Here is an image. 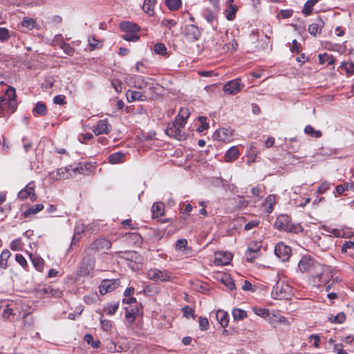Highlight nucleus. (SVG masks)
Instances as JSON below:
<instances>
[{"mask_svg":"<svg viewBox=\"0 0 354 354\" xmlns=\"http://www.w3.org/2000/svg\"><path fill=\"white\" fill-rule=\"evenodd\" d=\"M319 1V0H308L302 9V12L306 16H308L313 11V6Z\"/></svg>","mask_w":354,"mask_h":354,"instance_id":"nucleus-32","label":"nucleus"},{"mask_svg":"<svg viewBox=\"0 0 354 354\" xmlns=\"http://www.w3.org/2000/svg\"><path fill=\"white\" fill-rule=\"evenodd\" d=\"M111 242L106 239H97L92 241L90 245L84 249V254H92L96 252L105 253L106 250L111 248Z\"/></svg>","mask_w":354,"mask_h":354,"instance_id":"nucleus-5","label":"nucleus"},{"mask_svg":"<svg viewBox=\"0 0 354 354\" xmlns=\"http://www.w3.org/2000/svg\"><path fill=\"white\" fill-rule=\"evenodd\" d=\"M138 308H125V318L129 324H133L138 315Z\"/></svg>","mask_w":354,"mask_h":354,"instance_id":"nucleus-27","label":"nucleus"},{"mask_svg":"<svg viewBox=\"0 0 354 354\" xmlns=\"http://www.w3.org/2000/svg\"><path fill=\"white\" fill-rule=\"evenodd\" d=\"M44 209V205L41 203L36 204L30 207L24 212V217L27 218L30 215L36 214Z\"/></svg>","mask_w":354,"mask_h":354,"instance_id":"nucleus-31","label":"nucleus"},{"mask_svg":"<svg viewBox=\"0 0 354 354\" xmlns=\"http://www.w3.org/2000/svg\"><path fill=\"white\" fill-rule=\"evenodd\" d=\"M11 305L7 306L3 312L2 316L5 319H10L11 320H17L21 317V313L19 308L10 307Z\"/></svg>","mask_w":354,"mask_h":354,"instance_id":"nucleus-18","label":"nucleus"},{"mask_svg":"<svg viewBox=\"0 0 354 354\" xmlns=\"http://www.w3.org/2000/svg\"><path fill=\"white\" fill-rule=\"evenodd\" d=\"M3 95L5 97L10 113H13L17 108V102L16 101L17 94L15 88L12 86H9L5 91Z\"/></svg>","mask_w":354,"mask_h":354,"instance_id":"nucleus-10","label":"nucleus"},{"mask_svg":"<svg viewBox=\"0 0 354 354\" xmlns=\"http://www.w3.org/2000/svg\"><path fill=\"white\" fill-rule=\"evenodd\" d=\"M206 118L204 116L198 117V120L201 122L200 126H198L196 129V131L198 133H202L209 127V124L206 122Z\"/></svg>","mask_w":354,"mask_h":354,"instance_id":"nucleus-49","label":"nucleus"},{"mask_svg":"<svg viewBox=\"0 0 354 354\" xmlns=\"http://www.w3.org/2000/svg\"><path fill=\"white\" fill-rule=\"evenodd\" d=\"M232 131L230 129L225 128L216 130L213 136L214 139L223 141L224 142H230L232 140Z\"/></svg>","mask_w":354,"mask_h":354,"instance_id":"nucleus-19","label":"nucleus"},{"mask_svg":"<svg viewBox=\"0 0 354 354\" xmlns=\"http://www.w3.org/2000/svg\"><path fill=\"white\" fill-rule=\"evenodd\" d=\"M324 26V21L321 18H317L308 27V31L310 35L315 36L322 32Z\"/></svg>","mask_w":354,"mask_h":354,"instance_id":"nucleus-20","label":"nucleus"},{"mask_svg":"<svg viewBox=\"0 0 354 354\" xmlns=\"http://www.w3.org/2000/svg\"><path fill=\"white\" fill-rule=\"evenodd\" d=\"M15 260L24 268H26L27 267V266H28L27 261L22 254H16Z\"/></svg>","mask_w":354,"mask_h":354,"instance_id":"nucleus-63","label":"nucleus"},{"mask_svg":"<svg viewBox=\"0 0 354 354\" xmlns=\"http://www.w3.org/2000/svg\"><path fill=\"white\" fill-rule=\"evenodd\" d=\"M276 198L274 195H269L265 200L263 205L268 207L266 211L268 214L271 213L273 210V205L275 203Z\"/></svg>","mask_w":354,"mask_h":354,"instance_id":"nucleus-36","label":"nucleus"},{"mask_svg":"<svg viewBox=\"0 0 354 354\" xmlns=\"http://www.w3.org/2000/svg\"><path fill=\"white\" fill-rule=\"evenodd\" d=\"M237 11V7L234 5L230 4L229 8L226 10V18L227 20H232L235 17L236 12Z\"/></svg>","mask_w":354,"mask_h":354,"instance_id":"nucleus-45","label":"nucleus"},{"mask_svg":"<svg viewBox=\"0 0 354 354\" xmlns=\"http://www.w3.org/2000/svg\"><path fill=\"white\" fill-rule=\"evenodd\" d=\"M60 48L64 50V52L68 55H72L74 53V48L71 46V45L66 42H62L61 44Z\"/></svg>","mask_w":354,"mask_h":354,"instance_id":"nucleus-55","label":"nucleus"},{"mask_svg":"<svg viewBox=\"0 0 354 354\" xmlns=\"http://www.w3.org/2000/svg\"><path fill=\"white\" fill-rule=\"evenodd\" d=\"M298 268L302 272H308L313 275L315 271H319L322 268V265L311 257L304 256L299 261Z\"/></svg>","mask_w":354,"mask_h":354,"instance_id":"nucleus-7","label":"nucleus"},{"mask_svg":"<svg viewBox=\"0 0 354 354\" xmlns=\"http://www.w3.org/2000/svg\"><path fill=\"white\" fill-rule=\"evenodd\" d=\"M111 125L106 119L100 120L97 124L93 127V131L95 135L107 134L111 131Z\"/></svg>","mask_w":354,"mask_h":354,"instance_id":"nucleus-17","label":"nucleus"},{"mask_svg":"<svg viewBox=\"0 0 354 354\" xmlns=\"http://www.w3.org/2000/svg\"><path fill=\"white\" fill-rule=\"evenodd\" d=\"M232 315L235 320H241L247 317V312L239 308H235L232 310Z\"/></svg>","mask_w":354,"mask_h":354,"instance_id":"nucleus-42","label":"nucleus"},{"mask_svg":"<svg viewBox=\"0 0 354 354\" xmlns=\"http://www.w3.org/2000/svg\"><path fill=\"white\" fill-rule=\"evenodd\" d=\"M187 245V241L185 239H178L176 242V250H181L183 248L186 249V247Z\"/></svg>","mask_w":354,"mask_h":354,"instance_id":"nucleus-60","label":"nucleus"},{"mask_svg":"<svg viewBox=\"0 0 354 354\" xmlns=\"http://www.w3.org/2000/svg\"><path fill=\"white\" fill-rule=\"evenodd\" d=\"M244 85L240 83L239 79H235L227 82L223 86V91L230 95H236L238 93Z\"/></svg>","mask_w":354,"mask_h":354,"instance_id":"nucleus-14","label":"nucleus"},{"mask_svg":"<svg viewBox=\"0 0 354 354\" xmlns=\"http://www.w3.org/2000/svg\"><path fill=\"white\" fill-rule=\"evenodd\" d=\"M126 95L127 99L129 102L136 100L145 101L147 99L146 95L140 91L128 90Z\"/></svg>","mask_w":354,"mask_h":354,"instance_id":"nucleus-21","label":"nucleus"},{"mask_svg":"<svg viewBox=\"0 0 354 354\" xmlns=\"http://www.w3.org/2000/svg\"><path fill=\"white\" fill-rule=\"evenodd\" d=\"M125 154L122 152L118 151L110 154L108 157V161L110 164L115 165L124 162Z\"/></svg>","mask_w":354,"mask_h":354,"instance_id":"nucleus-23","label":"nucleus"},{"mask_svg":"<svg viewBox=\"0 0 354 354\" xmlns=\"http://www.w3.org/2000/svg\"><path fill=\"white\" fill-rule=\"evenodd\" d=\"M86 165L79 163L77 165H68L61 167L55 171L49 173V177L52 180H62L73 177L77 174H84L87 169Z\"/></svg>","mask_w":354,"mask_h":354,"instance_id":"nucleus-1","label":"nucleus"},{"mask_svg":"<svg viewBox=\"0 0 354 354\" xmlns=\"http://www.w3.org/2000/svg\"><path fill=\"white\" fill-rule=\"evenodd\" d=\"M182 310L183 312L184 316L187 318H194V310L192 308L189 307V306H186L183 308Z\"/></svg>","mask_w":354,"mask_h":354,"instance_id":"nucleus-58","label":"nucleus"},{"mask_svg":"<svg viewBox=\"0 0 354 354\" xmlns=\"http://www.w3.org/2000/svg\"><path fill=\"white\" fill-rule=\"evenodd\" d=\"M10 38V31L6 28H0V41H7Z\"/></svg>","mask_w":354,"mask_h":354,"instance_id":"nucleus-50","label":"nucleus"},{"mask_svg":"<svg viewBox=\"0 0 354 354\" xmlns=\"http://www.w3.org/2000/svg\"><path fill=\"white\" fill-rule=\"evenodd\" d=\"M291 248L283 242L277 243L274 248V254L282 261H288L291 255Z\"/></svg>","mask_w":354,"mask_h":354,"instance_id":"nucleus-13","label":"nucleus"},{"mask_svg":"<svg viewBox=\"0 0 354 354\" xmlns=\"http://www.w3.org/2000/svg\"><path fill=\"white\" fill-rule=\"evenodd\" d=\"M101 328L104 331H109L112 328V323L108 319H103L102 316L100 318Z\"/></svg>","mask_w":354,"mask_h":354,"instance_id":"nucleus-54","label":"nucleus"},{"mask_svg":"<svg viewBox=\"0 0 354 354\" xmlns=\"http://www.w3.org/2000/svg\"><path fill=\"white\" fill-rule=\"evenodd\" d=\"M35 182L32 181L29 183L24 189H22L18 193L19 198L20 200L24 201L29 198L32 201H36L37 196L35 193Z\"/></svg>","mask_w":354,"mask_h":354,"instance_id":"nucleus-12","label":"nucleus"},{"mask_svg":"<svg viewBox=\"0 0 354 354\" xmlns=\"http://www.w3.org/2000/svg\"><path fill=\"white\" fill-rule=\"evenodd\" d=\"M260 224V221L255 219L252 220L245 225L244 230L246 231L250 230L254 227H257Z\"/></svg>","mask_w":354,"mask_h":354,"instance_id":"nucleus-57","label":"nucleus"},{"mask_svg":"<svg viewBox=\"0 0 354 354\" xmlns=\"http://www.w3.org/2000/svg\"><path fill=\"white\" fill-rule=\"evenodd\" d=\"M165 205L162 203H154L151 207L153 217L158 218L164 214Z\"/></svg>","mask_w":354,"mask_h":354,"instance_id":"nucleus-26","label":"nucleus"},{"mask_svg":"<svg viewBox=\"0 0 354 354\" xmlns=\"http://www.w3.org/2000/svg\"><path fill=\"white\" fill-rule=\"evenodd\" d=\"M348 250H354V241H346L342 246V252L346 253Z\"/></svg>","mask_w":354,"mask_h":354,"instance_id":"nucleus-56","label":"nucleus"},{"mask_svg":"<svg viewBox=\"0 0 354 354\" xmlns=\"http://www.w3.org/2000/svg\"><path fill=\"white\" fill-rule=\"evenodd\" d=\"M152 6L153 3L151 0H145L142 6L144 12L148 13L149 15H153V9L151 8Z\"/></svg>","mask_w":354,"mask_h":354,"instance_id":"nucleus-53","label":"nucleus"},{"mask_svg":"<svg viewBox=\"0 0 354 354\" xmlns=\"http://www.w3.org/2000/svg\"><path fill=\"white\" fill-rule=\"evenodd\" d=\"M34 267L39 272L43 270L44 261L39 256L30 254Z\"/></svg>","mask_w":354,"mask_h":354,"instance_id":"nucleus-29","label":"nucleus"},{"mask_svg":"<svg viewBox=\"0 0 354 354\" xmlns=\"http://www.w3.org/2000/svg\"><path fill=\"white\" fill-rule=\"evenodd\" d=\"M153 51L156 54L167 55V50L165 45L162 43H157L153 46Z\"/></svg>","mask_w":354,"mask_h":354,"instance_id":"nucleus-39","label":"nucleus"},{"mask_svg":"<svg viewBox=\"0 0 354 354\" xmlns=\"http://www.w3.org/2000/svg\"><path fill=\"white\" fill-rule=\"evenodd\" d=\"M312 277L313 278V282L317 286H325L327 292L330 290L335 281L334 279H333L330 282L333 275L328 266H322V268H320L319 271H315L312 275Z\"/></svg>","mask_w":354,"mask_h":354,"instance_id":"nucleus-2","label":"nucleus"},{"mask_svg":"<svg viewBox=\"0 0 354 354\" xmlns=\"http://www.w3.org/2000/svg\"><path fill=\"white\" fill-rule=\"evenodd\" d=\"M10 257V252L8 250H3L0 255V268L1 269H6L8 264V259Z\"/></svg>","mask_w":354,"mask_h":354,"instance_id":"nucleus-34","label":"nucleus"},{"mask_svg":"<svg viewBox=\"0 0 354 354\" xmlns=\"http://www.w3.org/2000/svg\"><path fill=\"white\" fill-rule=\"evenodd\" d=\"M232 254L228 252H216L214 262L218 266L227 265L232 259Z\"/></svg>","mask_w":354,"mask_h":354,"instance_id":"nucleus-15","label":"nucleus"},{"mask_svg":"<svg viewBox=\"0 0 354 354\" xmlns=\"http://www.w3.org/2000/svg\"><path fill=\"white\" fill-rule=\"evenodd\" d=\"M84 339L88 344L91 345L94 348H98L100 346V341L98 339L95 340L93 336L90 334L85 335Z\"/></svg>","mask_w":354,"mask_h":354,"instance_id":"nucleus-37","label":"nucleus"},{"mask_svg":"<svg viewBox=\"0 0 354 354\" xmlns=\"http://www.w3.org/2000/svg\"><path fill=\"white\" fill-rule=\"evenodd\" d=\"M120 29L125 32H138L140 30V28L136 24L131 23L130 21H122L120 24Z\"/></svg>","mask_w":354,"mask_h":354,"instance_id":"nucleus-24","label":"nucleus"},{"mask_svg":"<svg viewBox=\"0 0 354 354\" xmlns=\"http://www.w3.org/2000/svg\"><path fill=\"white\" fill-rule=\"evenodd\" d=\"M95 259L92 254H84V257L80 263L77 274L80 276L91 275L95 268Z\"/></svg>","mask_w":354,"mask_h":354,"instance_id":"nucleus-6","label":"nucleus"},{"mask_svg":"<svg viewBox=\"0 0 354 354\" xmlns=\"http://www.w3.org/2000/svg\"><path fill=\"white\" fill-rule=\"evenodd\" d=\"M88 45L90 46V50H93L95 48H100V42L94 37L88 39Z\"/></svg>","mask_w":354,"mask_h":354,"instance_id":"nucleus-62","label":"nucleus"},{"mask_svg":"<svg viewBox=\"0 0 354 354\" xmlns=\"http://www.w3.org/2000/svg\"><path fill=\"white\" fill-rule=\"evenodd\" d=\"M306 134L309 135L313 138H320L322 136V133L319 130H315L312 126L307 125L304 129Z\"/></svg>","mask_w":354,"mask_h":354,"instance_id":"nucleus-35","label":"nucleus"},{"mask_svg":"<svg viewBox=\"0 0 354 354\" xmlns=\"http://www.w3.org/2000/svg\"><path fill=\"white\" fill-rule=\"evenodd\" d=\"M42 291L44 292V294H47V295H50L52 297H60V295L62 294V292L59 290L54 289L51 286L44 287L42 289Z\"/></svg>","mask_w":354,"mask_h":354,"instance_id":"nucleus-43","label":"nucleus"},{"mask_svg":"<svg viewBox=\"0 0 354 354\" xmlns=\"http://www.w3.org/2000/svg\"><path fill=\"white\" fill-rule=\"evenodd\" d=\"M190 115L189 110L187 108H181L178 112V115L187 121V119Z\"/></svg>","mask_w":354,"mask_h":354,"instance_id":"nucleus-64","label":"nucleus"},{"mask_svg":"<svg viewBox=\"0 0 354 354\" xmlns=\"http://www.w3.org/2000/svg\"><path fill=\"white\" fill-rule=\"evenodd\" d=\"M32 112L35 114L45 115L46 114V106L44 103L37 102L33 109Z\"/></svg>","mask_w":354,"mask_h":354,"instance_id":"nucleus-40","label":"nucleus"},{"mask_svg":"<svg viewBox=\"0 0 354 354\" xmlns=\"http://www.w3.org/2000/svg\"><path fill=\"white\" fill-rule=\"evenodd\" d=\"M186 122L183 118L177 115L174 122L168 124L165 130L167 135L178 140H185L186 135L182 131L181 129L184 127Z\"/></svg>","mask_w":354,"mask_h":354,"instance_id":"nucleus-3","label":"nucleus"},{"mask_svg":"<svg viewBox=\"0 0 354 354\" xmlns=\"http://www.w3.org/2000/svg\"><path fill=\"white\" fill-rule=\"evenodd\" d=\"M319 63L324 64L327 63L328 65H333L335 63V58L333 55H330L327 53L319 55Z\"/></svg>","mask_w":354,"mask_h":354,"instance_id":"nucleus-33","label":"nucleus"},{"mask_svg":"<svg viewBox=\"0 0 354 354\" xmlns=\"http://www.w3.org/2000/svg\"><path fill=\"white\" fill-rule=\"evenodd\" d=\"M136 33L137 32H126L122 36V38L124 39H125L126 41H137L138 40H139L140 37Z\"/></svg>","mask_w":354,"mask_h":354,"instance_id":"nucleus-51","label":"nucleus"},{"mask_svg":"<svg viewBox=\"0 0 354 354\" xmlns=\"http://www.w3.org/2000/svg\"><path fill=\"white\" fill-rule=\"evenodd\" d=\"M185 35L188 39L196 41L201 36V32L196 26L189 24L185 28Z\"/></svg>","mask_w":354,"mask_h":354,"instance_id":"nucleus-16","label":"nucleus"},{"mask_svg":"<svg viewBox=\"0 0 354 354\" xmlns=\"http://www.w3.org/2000/svg\"><path fill=\"white\" fill-rule=\"evenodd\" d=\"M328 319L332 323L342 324L345 321L346 315L343 313H339L335 316H331Z\"/></svg>","mask_w":354,"mask_h":354,"instance_id":"nucleus-47","label":"nucleus"},{"mask_svg":"<svg viewBox=\"0 0 354 354\" xmlns=\"http://www.w3.org/2000/svg\"><path fill=\"white\" fill-rule=\"evenodd\" d=\"M239 154V149L236 147H232L229 149L225 155V160L226 162H231L236 160Z\"/></svg>","mask_w":354,"mask_h":354,"instance_id":"nucleus-25","label":"nucleus"},{"mask_svg":"<svg viewBox=\"0 0 354 354\" xmlns=\"http://www.w3.org/2000/svg\"><path fill=\"white\" fill-rule=\"evenodd\" d=\"M166 5L171 10H176L181 5V0H165Z\"/></svg>","mask_w":354,"mask_h":354,"instance_id":"nucleus-46","label":"nucleus"},{"mask_svg":"<svg viewBox=\"0 0 354 354\" xmlns=\"http://www.w3.org/2000/svg\"><path fill=\"white\" fill-rule=\"evenodd\" d=\"M147 277L149 279L154 281H171L172 279L171 273L167 270H161L157 268H151L147 272Z\"/></svg>","mask_w":354,"mask_h":354,"instance_id":"nucleus-8","label":"nucleus"},{"mask_svg":"<svg viewBox=\"0 0 354 354\" xmlns=\"http://www.w3.org/2000/svg\"><path fill=\"white\" fill-rule=\"evenodd\" d=\"M119 308V304L118 302L109 303L104 306V312L109 315L112 316L115 315Z\"/></svg>","mask_w":354,"mask_h":354,"instance_id":"nucleus-28","label":"nucleus"},{"mask_svg":"<svg viewBox=\"0 0 354 354\" xmlns=\"http://www.w3.org/2000/svg\"><path fill=\"white\" fill-rule=\"evenodd\" d=\"M209 322L206 317H200L199 318V327L202 330H206L209 328Z\"/></svg>","mask_w":354,"mask_h":354,"instance_id":"nucleus-61","label":"nucleus"},{"mask_svg":"<svg viewBox=\"0 0 354 354\" xmlns=\"http://www.w3.org/2000/svg\"><path fill=\"white\" fill-rule=\"evenodd\" d=\"M203 17H205V19L209 23H212L213 21H214L216 19V14L214 12H212L208 9L205 10L203 12Z\"/></svg>","mask_w":354,"mask_h":354,"instance_id":"nucleus-48","label":"nucleus"},{"mask_svg":"<svg viewBox=\"0 0 354 354\" xmlns=\"http://www.w3.org/2000/svg\"><path fill=\"white\" fill-rule=\"evenodd\" d=\"M221 281H223V283L225 285V286L229 290H232L235 288V284H234L233 280L231 279V277L229 275H227V274L223 275L221 279Z\"/></svg>","mask_w":354,"mask_h":354,"instance_id":"nucleus-44","label":"nucleus"},{"mask_svg":"<svg viewBox=\"0 0 354 354\" xmlns=\"http://www.w3.org/2000/svg\"><path fill=\"white\" fill-rule=\"evenodd\" d=\"M143 293L149 297H153L158 293V288L155 286L148 285L143 289Z\"/></svg>","mask_w":354,"mask_h":354,"instance_id":"nucleus-38","label":"nucleus"},{"mask_svg":"<svg viewBox=\"0 0 354 354\" xmlns=\"http://www.w3.org/2000/svg\"><path fill=\"white\" fill-rule=\"evenodd\" d=\"M130 84L136 88L142 89L147 86L148 83L142 76H133L129 80Z\"/></svg>","mask_w":354,"mask_h":354,"instance_id":"nucleus-22","label":"nucleus"},{"mask_svg":"<svg viewBox=\"0 0 354 354\" xmlns=\"http://www.w3.org/2000/svg\"><path fill=\"white\" fill-rule=\"evenodd\" d=\"M21 25L24 28H27L29 30H32V28L36 27L37 22L35 19L32 18L24 17L21 22Z\"/></svg>","mask_w":354,"mask_h":354,"instance_id":"nucleus-41","label":"nucleus"},{"mask_svg":"<svg viewBox=\"0 0 354 354\" xmlns=\"http://www.w3.org/2000/svg\"><path fill=\"white\" fill-rule=\"evenodd\" d=\"M341 66L346 73L349 75L354 73V64L353 62H343Z\"/></svg>","mask_w":354,"mask_h":354,"instance_id":"nucleus-52","label":"nucleus"},{"mask_svg":"<svg viewBox=\"0 0 354 354\" xmlns=\"http://www.w3.org/2000/svg\"><path fill=\"white\" fill-rule=\"evenodd\" d=\"M120 283L118 279H104L99 286V291L101 295H106L107 292L115 290L120 286Z\"/></svg>","mask_w":354,"mask_h":354,"instance_id":"nucleus-11","label":"nucleus"},{"mask_svg":"<svg viewBox=\"0 0 354 354\" xmlns=\"http://www.w3.org/2000/svg\"><path fill=\"white\" fill-rule=\"evenodd\" d=\"M216 319L222 327H226L228 324V315L226 312L219 310L216 313Z\"/></svg>","mask_w":354,"mask_h":354,"instance_id":"nucleus-30","label":"nucleus"},{"mask_svg":"<svg viewBox=\"0 0 354 354\" xmlns=\"http://www.w3.org/2000/svg\"><path fill=\"white\" fill-rule=\"evenodd\" d=\"M237 206L239 209L246 207L248 206L250 202L245 199L244 196H237Z\"/></svg>","mask_w":354,"mask_h":354,"instance_id":"nucleus-59","label":"nucleus"},{"mask_svg":"<svg viewBox=\"0 0 354 354\" xmlns=\"http://www.w3.org/2000/svg\"><path fill=\"white\" fill-rule=\"evenodd\" d=\"M274 226L279 230L287 232L298 233L302 230V227L300 225L292 223L290 218L286 215L278 216Z\"/></svg>","mask_w":354,"mask_h":354,"instance_id":"nucleus-4","label":"nucleus"},{"mask_svg":"<svg viewBox=\"0 0 354 354\" xmlns=\"http://www.w3.org/2000/svg\"><path fill=\"white\" fill-rule=\"evenodd\" d=\"M290 295V287L283 282H277L272 290V297L274 299H286Z\"/></svg>","mask_w":354,"mask_h":354,"instance_id":"nucleus-9","label":"nucleus"}]
</instances>
